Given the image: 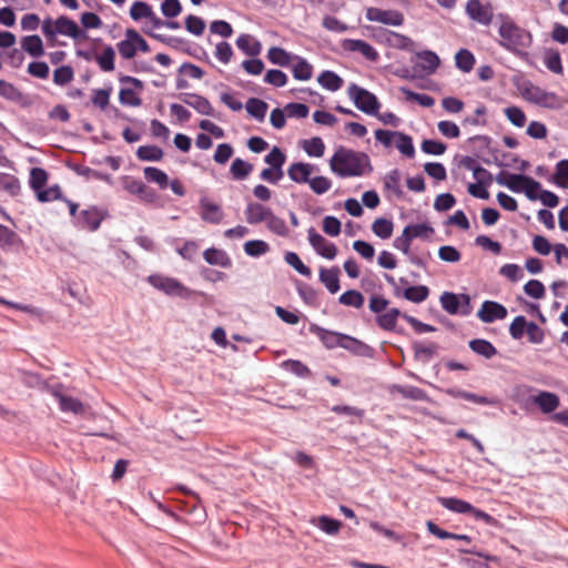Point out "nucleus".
<instances>
[{
    "instance_id": "22",
    "label": "nucleus",
    "mask_w": 568,
    "mask_h": 568,
    "mask_svg": "<svg viewBox=\"0 0 568 568\" xmlns=\"http://www.w3.org/2000/svg\"><path fill=\"white\" fill-rule=\"evenodd\" d=\"M201 209V219L211 224H220L223 219V212L219 204L210 202L206 197L199 201Z\"/></svg>"
},
{
    "instance_id": "41",
    "label": "nucleus",
    "mask_w": 568,
    "mask_h": 568,
    "mask_svg": "<svg viewBox=\"0 0 568 568\" xmlns=\"http://www.w3.org/2000/svg\"><path fill=\"white\" fill-rule=\"evenodd\" d=\"M428 295L429 288L423 284L408 286L402 292L405 300L416 304L424 302Z\"/></svg>"
},
{
    "instance_id": "47",
    "label": "nucleus",
    "mask_w": 568,
    "mask_h": 568,
    "mask_svg": "<svg viewBox=\"0 0 568 568\" xmlns=\"http://www.w3.org/2000/svg\"><path fill=\"white\" fill-rule=\"evenodd\" d=\"M455 64L457 69L468 73L474 68L475 55L468 49H459L455 54Z\"/></svg>"
},
{
    "instance_id": "15",
    "label": "nucleus",
    "mask_w": 568,
    "mask_h": 568,
    "mask_svg": "<svg viewBox=\"0 0 568 568\" xmlns=\"http://www.w3.org/2000/svg\"><path fill=\"white\" fill-rule=\"evenodd\" d=\"M55 32L69 37L73 40L87 38V31L81 29L78 23L68 16H60L54 20Z\"/></svg>"
},
{
    "instance_id": "29",
    "label": "nucleus",
    "mask_w": 568,
    "mask_h": 568,
    "mask_svg": "<svg viewBox=\"0 0 568 568\" xmlns=\"http://www.w3.org/2000/svg\"><path fill=\"white\" fill-rule=\"evenodd\" d=\"M339 273L341 271L337 266L320 270V281L331 294L337 293L341 288Z\"/></svg>"
},
{
    "instance_id": "49",
    "label": "nucleus",
    "mask_w": 568,
    "mask_h": 568,
    "mask_svg": "<svg viewBox=\"0 0 568 568\" xmlns=\"http://www.w3.org/2000/svg\"><path fill=\"white\" fill-rule=\"evenodd\" d=\"M136 156L140 161L158 162L163 158V150L158 145H141L136 150Z\"/></svg>"
},
{
    "instance_id": "23",
    "label": "nucleus",
    "mask_w": 568,
    "mask_h": 568,
    "mask_svg": "<svg viewBox=\"0 0 568 568\" xmlns=\"http://www.w3.org/2000/svg\"><path fill=\"white\" fill-rule=\"evenodd\" d=\"M404 314L405 313L400 312L398 308L393 307V308H389L386 313L377 315L376 323H377L378 327H381L384 331L397 332L399 334H403L404 329L403 328L397 329L396 323H397L398 317L403 318Z\"/></svg>"
},
{
    "instance_id": "45",
    "label": "nucleus",
    "mask_w": 568,
    "mask_h": 568,
    "mask_svg": "<svg viewBox=\"0 0 568 568\" xmlns=\"http://www.w3.org/2000/svg\"><path fill=\"white\" fill-rule=\"evenodd\" d=\"M20 190L21 185L17 176L0 172V191L7 192L11 196H17Z\"/></svg>"
},
{
    "instance_id": "11",
    "label": "nucleus",
    "mask_w": 568,
    "mask_h": 568,
    "mask_svg": "<svg viewBox=\"0 0 568 568\" xmlns=\"http://www.w3.org/2000/svg\"><path fill=\"white\" fill-rule=\"evenodd\" d=\"M308 241L314 251L326 260H334L337 255V247L334 243L328 242L314 227L307 231Z\"/></svg>"
},
{
    "instance_id": "61",
    "label": "nucleus",
    "mask_w": 568,
    "mask_h": 568,
    "mask_svg": "<svg viewBox=\"0 0 568 568\" xmlns=\"http://www.w3.org/2000/svg\"><path fill=\"white\" fill-rule=\"evenodd\" d=\"M284 261L293 267L298 274L310 277L312 275L311 268L303 263L301 257L295 252H286L284 255Z\"/></svg>"
},
{
    "instance_id": "63",
    "label": "nucleus",
    "mask_w": 568,
    "mask_h": 568,
    "mask_svg": "<svg viewBox=\"0 0 568 568\" xmlns=\"http://www.w3.org/2000/svg\"><path fill=\"white\" fill-rule=\"evenodd\" d=\"M529 321L524 315H517L509 325V335L513 339H521L527 332Z\"/></svg>"
},
{
    "instance_id": "17",
    "label": "nucleus",
    "mask_w": 568,
    "mask_h": 568,
    "mask_svg": "<svg viewBox=\"0 0 568 568\" xmlns=\"http://www.w3.org/2000/svg\"><path fill=\"white\" fill-rule=\"evenodd\" d=\"M466 13L471 20L483 26H488L493 20L490 4H483L480 0H468L466 3Z\"/></svg>"
},
{
    "instance_id": "59",
    "label": "nucleus",
    "mask_w": 568,
    "mask_h": 568,
    "mask_svg": "<svg viewBox=\"0 0 568 568\" xmlns=\"http://www.w3.org/2000/svg\"><path fill=\"white\" fill-rule=\"evenodd\" d=\"M270 251V245L263 240H250L244 244V252L251 257H260Z\"/></svg>"
},
{
    "instance_id": "16",
    "label": "nucleus",
    "mask_w": 568,
    "mask_h": 568,
    "mask_svg": "<svg viewBox=\"0 0 568 568\" xmlns=\"http://www.w3.org/2000/svg\"><path fill=\"white\" fill-rule=\"evenodd\" d=\"M144 32L160 41L161 43L172 48V49H175V50H180L186 54H190L194 58H200L193 50H192V45L190 43L189 40L184 39V38H180V37H175V36H166V34H160V33H154L152 31H149V30H144Z\"/></svg>"
},
{
    "instance_id": "39",
    "label": "nucleus",
    "mask_w": 568,
    "mask_h": 568,
    "mask_svg": "<svg viewBox=\"0 0 568 568\" xmlns=\"http://www.w3.org/2000/svg\"><path fill=\"white\" fill-rule=\"evenodd\" d=\"M404 231L406 233H408V235L412 240H415V239L427 240L435 232L434 227L432 226V224L429 222L408 224L404 227Z\"/></svg>"
},
{
    "instance_id": "12",
    "label": "nucleus",
    "mask_w": 568,
    "mask_h": 568,
    "mask_svg": "<svg viewBox=\"0 0 568 568\" xmlns=\"http://www.w3.org/2000/svg\"><path fill=\"white\" fill-rule=\"evenodd\" d=\"M528 102L549 110H559L564 104L562 99L556 92L546 91L537 85L528 98Z\"/></svg>"
},
{
    "instance_id": "1",
    "label": "nucleus",
    "mask_w": 568,
    "mask_h": 568,
    "mask_svg": "<svg viewBox=\"0 0 568 568\" xmlns=\"http://www.w3.org/2000/svg\"><path fill=\"white\" fill-rule=\"evenodd\" d=\"M331 171L338 178L362 176L372 172L371 159L365 152H357L343 145L338 146L329 160Z\"/></svg>"
},
{
    "instance_id": "20",
    "label": "nucleus",
    "mask_w": 568,
    "mask_h": 568,
    "mask_svg": "<svg viewBox=\"0 0 568 568\" xmlns=\"http://www.w3.org/2000/svg\"><path fill=\"white\" fill-rule=\"evenodd\" d=\"M318 168L312 163L294 162L287 169V175L291 181L304 184L311 180V174Z\"/></svg>"
},
{
    "instance_id": "30",
    "label": "nucleus",
    "mask_w": 568,
    "mask_h": 568,
    "mask_svg": "<svg viewBox=\"0 0 568 568\" xmlns=\"http://www.w3.org/2000/svg\"><path fill=\"white\" fill-rule=\"evenodd\" d=\"M236 47L250 57H257L262 51L261 41L254 39L251 34L242 33L235 41Z\"/></svg>"
},
{
    "instance_id": "19",
    "label": "nucleus",
    "mask_w": 568,
    "mask_h": 568,
    "mask_svg": "<svg viewBox=\"0 0 568 568\" xmlns=\"http://www.w3.org/2000/svg\"><path fill=\"white\" fill-rule=\"evenodd\" d=\"M491 141H493L491 138L488 135H485V134H477V135L470 136L467 140L468 143L476 144L473 150L475 158H477L478 160H480L483 163H485L487 165H490L491 161H490L489 156H485V153L497 152V149H491V146H490Z\"/></svg>"
},
{
    "instance_id": "5",
    "label": "nucleus",
    "mask_w": 568,
    "mask_h": 568,
    "mask_svg": "<svg viewBox=\"0 0 568 568\" xmlns=\"http://www.w3.org/2000/svg\"><path fill=\"white\" fill-rule=\"evenodd\" d=\"M110 216L109 211L98 205H89L80 211V215L72 225L79 231L93 233L98 231L102 222Z\"/></svg>"
},
{
    "instance_id": "24",
    "label": "nucleus",
    "mask_w": 568,
    "mask_h": 568,
    "mask_svg": "<svg viewBox=\"0 0 568 568\" xmlns=\"http://www.w3.org/2000/svg\"><path fill=\"white\" fill-rule=\"evenodd\" d=\"M532 402L538 405L544 414L555 412L559 404V396L548 390H540L536 396L532 397Z\"/></svg>"
},
{
    "instance_id": "36",
    "label": "nucleus",
    "mask_w": 568,
    "mask_h": 568,
    "mask_svg": "<svg viewBox=\"0 0 568 568\" xmlns=\"http://www.w3.org/2000/svg\"><path fill=\"white\" fill-rule=\"evenodd\" d=\"M317 82L322 88L331 92L339 90L344 83L342 77L332 70L321 72L317 77Z\"/></svg>"
},
{
    "instance_id": "35",
    "label": "nucleus",
    "mask_w": 568,
    "mask_h": 568,
    "mask_svg": "<svg viewBox=\"0 0 568 568\" xmlns=\"http://www.w3.org/2000/svg\"><path fill=\"white\" fill-rule=\"evenodd\" d=\"M438 348V344L434 342L429 343L428 345H424L420 342H414V358L426 364L437 354Z\"/></svg>"
},
{
    "instance_id": "57",
    "label": "nucleus",
    "mask_w": 568,
    "mask_h": 568,
    "mask_svg": "<svg viewBox=\"0 0 568 568\" xmlns=\"http://www.w3.org/2000/svg\"><path fill=\"white\" fill-rule=\"evenodd\" d=\"M152 16L153 9L145 1H134L130 8V17L134 21H140L141 19H149V17Z\"/></svg>"
},
{
    "instance_id": "27",
    "label": "nucleus",
    "mask_w": 568,
    "mask_h": 568,
    "mask_svg": "<svg viewBox=\"0 0 568 568\" xmlns=\"http://www.w3.org/2000/svg\"><path fill=\"white\" fill-rule=\"evenodd\" d=\"M21 245L20 236L8 226L0 224V248L6 252L18 251Z\"/></svg>"
},
{
    "instance_id": "54",
    "label": "nucleus",
    "mask_w": 568,
    "mask_h": 568,
    "mask_svg": "<svg viewBox=\"0 0 568 568\" xmlns=\"http://www.w3.org/2000/svg\"><path fill=\"white\" fill-rule=\"evenodd\" d=\"M544 63L546 68L556 73L561 74L564 71L561 57L558 50L548 49L545 51Z\"/></svg>"
},
{
    "instance_id": "4",
    "label": "nucleus",
    "mask_w": 568,
    "mask_h": 568,
    "mask_svg": "<svg viewBox=\"0 0 568 568\" xmlns=\"http://www.w3.org/2000/svg\"><path fill=\"white\" fill-rule=\"evenodd\" d=\"M347 94L356 109L371 116L378 115L382 105L375 93L356 83H351Z\"/></svg>"
},
{
    "instance_id": "55",
    "label": "nucleus",
    "mask_w": 568,
    "mask_h": 568,
    "mask_svg": "<svg viewBox=\"0 0 568 568\" xmlns=\"http://www.w3.org/2000/svg\"><path fill=\"white\" fill-rule=\"evenodd\" d=\"M400 182V173L398 169L390 170L384 178V186L387 190L393 191V193L398 197L404 196V192L399 185Z\"/></svg>"
},
{
    "instance_id": "60",
    "label": "nucleus",
    "mask_w": 568,
    "mask_h": 568,
    "mask_svg": "<svg viewBox=\"0 0 568 568\" xmlns=\"http://www.w3.org/2000/svg\"><path fill=\"white\" fill-rule=\"evenodd\" d=\"M74 78V70L71 65L64 64L54 69L53 82L59 87H64Z\"/></svg>"
},
{
    "instance_id": "58",
    "label": "nucleus",
    "mask_w": 568,
    "mask_h": 568,
    "mask_svg": "<svg viewBox=\"0 0 568 568\" xmlns=\"http://www.w3.org/2000/svg\"><path fill=\"white\" fill-rule=\"evenodd\" d=\"M511 83L519 91L520 95L528 101V98L531 95L536 85L532 84L530 80L525 78L524 74L518 73L513 75Z\"/></svg>"
},
{
    "instance_id": "43",
    "label": "nucleus",
    "mask_w": 568,
    "mask_h": 568,
    "mask_svg": "<svg viewBox=\"0 0 568 568\" xmlns=\"http://www.w3.org/2000/svg\"><path fill=\"white\" fill-rule=\"evenodd\" d=\"M313 523L318 529L329 536L336 535L342 527V523L338 519L327 515L317 517V519L313 520Z\"/></svg>"
},
{
    "instance_id": "52",
    "label": "nucleus",
    "mask_w": 568,
    "mask_h": 568,
    "mask_svg": "<svg viewBox=\"0 0 568 568\" xmlns=\"http://www.w3.org/2000/svg\"><path fill=\"white\" fill-rule=\"evenodd\" d=\"M393 221L385 217H378L372 224L373 233L382 240L389 239L393 234Z\"/></svg>"
},
{
    "instance_id": "32",
    "label": "nucleus",
    "mask_w": 568,
    "mask_h": 568,
    "mask_svg": "<svg viewBox=\"0 0 568 568\" xmlns=\"http://www.w3.org/2000/svg\"><path fill=\"white\" fill-rule=\"evenodd\" d=\"M392 392L399 394L403 398L412 400L426 402L429 399L427 393L423 388L413 385L396 384L392 387Z\"/></svg>"
},
{
    "instance_id": "13",
    "label": "nucleus",
    "mask_w": 568,
    "mask_h": 568,
    "mask_svg": "<svg viewBox=\"0 0 568 568\" xmlns=\"http://www.w3.org/2000/svg\"><path fill=\"white\" fill-rule=\"evenodd\" d=\"M507 308L499 302L486 300L477 312V317L486 324L506 318Z\"/></svg>"
},
{
    "instance_id": "48",
    "label": "nucleus",
    "mask_w": 568,
    "mask_h": 568,
    "mask_svg": "<svg viewBox=\"0 0 568 568\" xmlns=\"http://www.w3.org/2000/svg\"><path fill=\"white\" fill-rule=\"evenodd\" d=\"M395 146L404 156L408 159L415 156L416 151L413 138L409 134L399 131L395 142Z\"/></svg>"
},
{
    "instance_id": "10",
    "label": "nucleus",
    "mask_w": 568,
    "mask_h": 568,
    "mask_svg": "<svg viewBox=\"0 0 568 568\" xmlns=\"http://www.w3.org/2000/svg\"><path fill=\"white\" fill-rule=\"evenodd\" d=\"M51 395L59 403V408L63 413H72L74 415H80L84 412V406L82 402L75 397L65 395L63 393L62 384H55L49 388Z\"/></svg>"
},
{
    "instance_id": "46",
    "label": "nucleus",
    "mask_w": 568,
    "mask_h": 568,
    "mask_svg": "<svg viewBox=\"0 0 568 568\" xmlns=\"http://www.w3.org/2000/svg\"><path fill=\"white\" fill-rule=\"evenodd\" d=\"M281 367L288 371L300 378H310L312 376L311 369L298 359H286L281 363Z\"/></svg>"
},
{
    "instance_id": "33",
    "label": "nucleus",
    "mask_w": 568,
    "mask_h": 568,
    "mask_svg": "<svg viewBox=\"0 0 568 568\" xmlns=\"http://www.w3.org/2000/svg\"><path fill=\"white\" fill-rule=\"evenodd\" d=\"M21 49L33 58H40L44 54L43 42L38 34L23 37L21 40Z\"/></svg>"
},
{
    "instance_id": "56",
    "label": "nucleus",
    "mask_w": 568,
    "mask_h": 568,
    "mask_svg": "<svg viewBox=\"0 0 568 568\" xmlns=\"http://www.w3.org/2000/svg\"><path fill=\"white\" fill-rule=\"evenodd\" d=\"M338 302L345 306L359 308L364 305V295L357 290H347L339 295Z\"/></svg>"
},
{
    "instance_id": "64",
    "label": "nucleus",
    "mask_w": 568,
    "mask_h": 568,
    "mask_svg": "<svg viewBox=\"0 0 568 568\" xmlns=\"http://www.w3.org/2000/svg\"><path fill=\"white\" fill-rule=\"evenodd\" d=\"M286 161V155L278 146H273L271 151L264 156V162L274 170L280 171Z\"/></svg>"
},
{
    "instance_id": "21",
    "label": "nucleus",
    "mask_w": 568,
    "mask_h": 568,
    "mask_svg": "<svg viewBox=\"0 0 568 568\" xmlns=\"http://www.w3.org/2000/svg\"><path fill=\"white\" fill-rule=\"evenodd\" d=\"M343 48L352 52H359L365 59L369 61H377L379 54L377 50L368 42L361 39H345Z\"/></svg>"
},
{
    "instance_id": "7",
    "label": "nucleus",
    "mask_w": 568,
    "mask_h": 568,
    "mask_svg": "<svg viewBox=\"0 0 568 568\" xmlns=\"http://www.w3.org/2000/svg\"><path fill=\"white\" fill-rule=\"evenodd\" d=\"M116 47L120 55L125 60L134 58L138 51L144 53L150 51L146 40L133 28L125 30V39L120 41Z\"/></svg>"
},
{
    "instance_id": "50",
    "label": "nucleus",
    "mask_w": 568,
    "mask_h": 568,
    "mask_svg": "<svg viewBox=\"0 0 568 568\" xmlns=\"http://www.w3.org/2000/svg\"><path fill=\"white\" fill-rule=\"evenodd\" d=\"M143 173L146 181L156 183L160 189L164 190L169 186V176L161 169L155 166H146Z\"/></svg>"
},
{
    "instance_id": "18",
    "label": "nucleus",
    "mask_w": 568,
    "mask_h": 568,
    "mask_svg": "<svg viewBox=\"0 0 568 568\" xmlns=\"http://www.w3.org/2000/svg\"><path fill=\"white\" fill-rule=\"evenodd\" d=\"M342 348L359 357L373 358L375 356L374 347L348 334H345Z\"/></svg>"
},
{
    "instance_id": "38",
    "label": "nucleus",
    "mask_w": 568,
    "mask_h": 568,
    "mask_svg": "<svg viewBox=\"0 0 568 568\" xmlns=\"http://www.w3.org/2000/svg\"><path fill=\"white\" fill-rule=\"evenodd\" d=\"M245 109L250 116L262 122L265 119L268 104L258 98H250L245 103Z\"/></svg>"
},
{
    "instance_id": "51",
    "label": "nucleus",
    "mask_w": 568,
    "mask_h": 568,
    "mask_svg": "<svg viewBox=\"0 0 568 568\" xmlns=\"http://www.w3.org/2000/svg\"><path fill=\"white\" fill-rule=\"evenodd\" d=\"M297 293L303 302L310 306L316 307L320 304L318 293L311 285L302 282H297L296 285Z\"/></svg>"
},
{
    "instance_id": "28",
    "label": "nucleus",
    "mask_w": 568,
    "mask_h": 568,
    "mask_svg": "<svg viewBox=\"0 0 568 568\" xmlns=\"http://www.w3.org/2000/svg\"><path fill=\"white\" fill-rule=\"evenodd\" d=\"M293 61L291 67L295 80L307 81L313 77V65L305 58L294 54Z\"/></svg>"
},
{
    "instance_id": "40",
    "label": "nucleus",
    "mask_w": 568,
    "mask_h": 568,
    "mask_svg": "<svg viewBox=\"0 0 568 568\" xmlns=\"http://www.w3.org/2000/svg\"><path fill=\"white\" fill-rule=\"evenodd\" d=\"M253 169V164H251L250 162L241 158H235L230 166V173L233 180L242 181L245 180L251 174Z\"/></svg>"
},
{
    "instance_id": "26",
    "label": "nucleus",
    "mask_w": 568,
    "mask_h": 568,
    "mask_svg": "<svg viewBox=\"0 0 568 568\" xmlns=\"http://www.w3.org/2000/svg\"><path fill=\"white\" fill-rule=\"evenodd\" d=\"M204 261L210 265L220 266L223 268H230L232 266V260L230 255L221 248L209 247L203 252Z\"/></svg>"
},
{
    "instance_id": "3",
    "label": "nucleus",
    "mask_w": 568,
    "mask_h": 568,
    "mask_svg": "<svg viewBox=\"0 0 568 568\" xmlns=\"http://www.w3.org/2000/svg\"><path fill=\"white\" fill-rule=\"evenodd\" d=\"M146 281L152 287L171 297L191 300L193 296H205L204 292L191 290L178 278L159 273L149 275Z\"/></svg>"
},
{
    "instance_id": "31",
    "label": "nucleus",
    "mask_w": 568,
    "mask_h": 568,
    "mask_svg": "<svg viewBox=\"0 0 568 568\" xmlns=\"http://www.w3.org/2000/svg\"><path fill=\"white\" fill-rule=\"evenodd\" d=\"M437 501L440 506L447 510L456 514L468 515V511L473 509V505L464 499L457 497H437Z\"/></svg>"
},
{
    "instance_id": "42",
    "label": "nucleus",
    "mask_w": 568,
    "mask_h": 568,
    "mask_svg": "<svg viewBox=\"0 0 568 568\" xmlns=\"http://www.w3.org/2000/svg\"><path fill=\"white\" fill-rule=\"evenodd\" d=\"M115 51L112 45L104 47L100 54H95L94 60L103 72H111L114 70Z\"/></svg>"
},
{
    "instance_id": "8",
    "label": "nucleus",
    "mask_w": 568,
    "mask_h": 568,
    "mask_svg": "<svg viewBox=\"0 0 568 568\" xmlns=\"http://www.w3.org/2000/svg\"><path fill=\"white\" fill-rule=\"evenodd\" d=\"M410 61L415 64V71L420 73L422 79L432 75L440 65V59L435 51L423 50L415 53Z\"/></svg>"
},
{
    "instance_id": "34",
    "label": "nucleus",
    "mask_w": 568,
    "mask_h": 568,
    "mask_svg": "<svg viewBox=\"0 0 568 568\" xmlns=\"http://www.w3.org/2000/svg\"><path fill=\"white\" fill-rule=\"evenodd\" d=\"M468 347L486 359L493 358L498 352L491 342L485 338H474L468 342Z\"/></svg>"
},
{
    "instance_id": "9",
    "label": "nucleus",
    "mask_w": 568,
    "mask_h": 568,
    "mask_svg": "<svg viewBox=\"0 0 568 568\" xmlns=\"http://www.w3.org/2000/svg\"><path fill=\"white\" fill-rule=\"evenodd\" d=\"M365 17L371 22L392 27H400L405 21L404 14L398 10H383L375 7L367 8Z\"/></svg>"
},
{
    "instance_id": "53",
    "label": "nucleus",
    "mask_w": 568,
    "mask_h": 568,
    "mask_svg": "<svg viewBox=\"0 0 568 568\" xmlns=\"http://www.w3.org/2000/svg\"><path fill=\"white\" fill-rule=\"evenodd\" d=\"M302 148L308 156L321 158L325 152V144L320 136L303 140Z\"/></svg>"
},
{
    "instance_id": "25",
    "label": "nucleus",
    "mask_w": 568,
    "mask_h": 568,
    "mask_svg": "<svg viewBox=\"0 0 568 568\" xmlns=\"http://www.w3.org/2000/svg\"><path fill=\"white\" fill-rule=\"evenodd\" d=\"M272 210L261 203H248L245 209L246 222L251 225L266 222Z\"/></svg>"
},
{
    "instance_id": "14",
    "label": "nucleus",
    "mask_w": 568,
    "mask_h": 568,
    "mask_svg": "<svg viewBox=\"0 0 568 568\" xmlns=\"http://www.w3.org/2000/svg\"><path fill=\"white\" fill-rule=\"evenodd\" d=\"M310 332L315 334L327 349L343 346L345 333L331 331L314 323L310 325Z\"/></svg>"
},
{
    "instance_id": "2",
    "label": "nucleus",
    "mask_w": 568,
    "mask_h": 568,
    "mask_svg": "<svg viewBox=\"0 0 568 568\" xmlns=\"http://www.w3.org/2000/svg\"><path fill=\"white\" fill-rule=\"evenodd\" d=\"M499 17L503 19L498 28L499 45L520 59H527L528 49L532 44L531 33L515 23L508 16L499 14Z\"/></svg>"
},
{
    "instance_id": "37",
    "label": "nucleus",
    "mask_w": 568,
    "mask_h": 568,
    "mask_svg": "<svg viewBox=\"0 0 568 568\" xmlns=\"http://www.w3.org/2000/svg\"><path fill=\"white\" fill-rule=\"evenodd\" d=\"M267 59L272 64L285 68L290 67L293 61V54L282 47H271L267 51Z\"/></svg>"
},
{
    "instance_id": "62",
    "label": "nucleus",
    "mask_w": 568,
    "mask_h": 568,
    "mask_svg": "<svg viewBox=\"0 0 568 568\" xmlns=\"http://www.w3.org/2000/svg\"><path fill=\"white\" fill-rule=\"evenodd\" d=\"M48 181V172L43 168H32L30 171L29 184L30 187L37 193Z\"/></svg>"
},
{
    "instance_id": "44",
    "label": "nucleus",
    "mask_w": 568,
    "mask_h": 568,
    "mask_svg": "<svg viewBox=\"0 0 568 568\" xmlns=\"http://www.w3.org/2000/svg\"><path fill=\"white\" fill-rule=\"evenodd\" d=\"M548 181L559 187L568 189V159L560 160L556 164V172Z\"/></svg>"
},
{
    "instance_id": "6",
    "label": "nucleus",
    "mask_w": 568,
    "mask_h": 568,
    "mask_svg": "<svg viewBox=\"0 0 568 568\" xmlns=\"http://www.w3.org/2000/svg\"><path fill=\"white\" fill-rule=\"evenodd\" d=\"M442 308L450 315L468 316L473 312L471 298L466 293L445 291L439 297Z\"/></svg>"
}]
</instances>
